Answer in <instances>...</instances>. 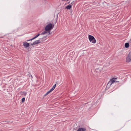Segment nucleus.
Masks as SVG:
<instances>
[{"instance_id": "obj_12", "label": "nucleus", "mask_w": 131, "mask_h": 131, "mask_svg": "<svg viewBox=\"0 0 131 131\" xmlns=\"http://www.w3.org/2000/svg\"><path fill=\"white\" fill-rule=\"evenodd\" d=\"M51 92L49 90L48 91L47 93H46L45 95V96H46L49 93Z\"/></svg>"}, {"instance_id": "obj_7", "label": "nucleus", "mask_w": 131, "mask_h": 131, "mask_svg": "<svg viewBox=\"0 0 131 131\" xmlns=\"http://www.w3.org/2000/svg\"><path fill=\"white\" fill-rule=\"evenodd\" d=\"M126 61L127 62H129L131 61V58L129 56L126 57Z\"/></svg>"}, {"instance_id": "obj_1", "label": "nucleus", "mask_w": 131, "mask_h": 131, "mask_svg": "<svg viewBox=\"0 0 131 131\" xmlns=\"http://www.w3.org/2000/svg\"><path fill=\"white\" fill-rule=\"evenodd\" d=\"M88 38L89 41L93 43H95L96 42V41L93 36L90 35H89Z\"/></svg>"}, {"instance_id": "obj_2", "label": "nucleus", "mask_w": 131, "mask_h": 131, "mask_svg": "<svg viewBox=\"0 0 131 131\" xmlns=\"http://www.w3.org/2000/svg\"><path fill=\"white\" fill-rule=\"evenodd\" d=\"M53 27L51 23L48 24L45 27V30L46 31H48L52 29Z\"/></svg>"}, {"instance_id": "obj_14", "label": "nucleus", "mask_w": 131, "mask_h": 131, "mask_svg": "<svg viewBox=\"0 0 131 131\" xmlns=\"http://www.w3.org/2000/svg\"><path fill=\"white\" fill-rule=\"evenodd\" d=\"M25 99L24 97L21 100V102H24L25 101Z\"/></svg>"}, {"instance_id": "obj_4", "label": "nucleus", "mask_w": 131, "mask_h": 131, "mask_svg": "<svg viewBox=\"0 0 131 131\" xmlns=\"http://www.w3.org/2000/svg\"><path fill=\"white\" fill-rule=\"evenodd\" d=\"M41 41H40V40H38L34 41V42L32 43H31V45H35L40 43H41Z\"/></svg>"}, {"instance_id": "obj_10", "label": "nucleus", "mask_w": 131, "mask_h": 131, "mask_svg": "<svg viewBox=\"0 0 131 131\" xmlns=\"http://www.w3.org/2000/svg\"><path fill=\"white\" fill-rule=\"evenodd\" d=\"M129 46V43H126L125 44V46L126 48H128Z\"/></svg>"}, {"instance_id": "obj_6", "label": "nucleus", "mask_w": 131, "mask_h": 131, "mask_svg": "<svg viewBox=\"0 0 131 131\" xmlns=\"http://www.w3.org/2000/svg\"><path fill=\"white\" fill-rule=\"evenodd\" d=\"M86 129L84 128H80L78 129L76 131H86Z\"/></svg>"}, {"instance_id": "obj_3", "label": "nucleus", "mask_w": 131, "mask_h": 131, "mask_svg": "<svg viewBox=\"0 0 131 131\" xmlns=\"http://www.w3.org/2000/svg\"><path fill=\"white\" fill-rule=\"evenodd\" d=\"M116 79H117L116 78H113L112 79L108 82L107 84V85L110 86L113 83H114L115 81V80Z\"/></svg>"}, {"instance_id": "obj_13", "label": "nucleus", "mask_w": 131, "mask_h": 131, "mask_svg": "<svg viewBox=\"0 0 131 131\" xmlns=\"http://www.w3.org/2000/svg\"><path fill=\"white\" fill-rule=\"evenodd\" d=\"M47 32L46 31H44L43 32H42L41 34V35H44Z\"/></svg>"}, {"instance_id": "obj_11", "label": "nucleus", "mask_w": 131, "mask_h": 131, "mask_svg": "<svg viewBox=\"0 0 131 131\" xmlns=\"http://www.w3.org/2000/svg\"><path fill=\"white\" fill-rule=\"evenodd\" d=\"M40 35V34H38L37 35L35 36L34 38H32V39L33 40H34V39H35L37 37Z\"/></svg>"}, {"instance_id": "obj_15", "label": "nucleus", "mask_w": 131, "mask_h": 131, "mask_svg": "<svg viewBox=\"0 0 131 131\" xmlns=\"http://www.w3.org/2000/svg\"><path fill=\"white\" fill-rule=\"evenodd\" d=\"M33 39H32V38L31 39H29V40H27V41H30V40H32Z\"/></svg>"}, {"instance_id": "obj_16", "label": "nucleus", "mask_w": 131, "mask_h": 131, "mask_svg": "<svg viewBox=\"0 0 131 131\" xmlns=\"http://www.w3.org/2000/svg\"><path fill=\"white\" fill-rule=\"evenodd\" d=\"M74 2V1H73V2H72L71 3V4H73V3Z\"/></svg>"}, {"instance_id": "obj_18", "label": "nucleus", "mask_w": 131, "mask_h": 131, "mask_svg": "<svg viewBox=\"0 0 131 131\" xmlns=\"http://www.w3.org/2000/svg\"><path fill=\"white\" fill-rule=\"evenodd\" d=\"M116 82H117V81H116Z\"/></svg>"}, {"instance_id": "obj_5", "label": "nucleus", "mask_w": 131, "mask_h": 131, "mask_svg": "<svg viewBox=\"0 0 131 131\" xmlns=\"http://www.w3.org/2000/svg\"><path fill=\"white\" fill-rule=\"evenodd\" d=\"M23 45L26 48H27L29 46V43L26 42H25L23 43Z\"/></svg>"}, {"instance_id": "obj_9", "label": "nucleus", "mask_w": 131, "mask_h": 131, "mask_svg": "<svg viewBox=\"0 0 131 131\" xmlns=\"http://www.w3.org/2000/svg\"><path fill=\"white\" fill-rule=\"evenodd\" d=\"M56 84H55L52 87V89L49 90L51 92L54 89H55V88L56 86Z\"/></svg>"}, {"instance_id": "obj_17", "label": "nucleus", "mask_w": 131, "mask_h": 131, "mask_svg": "<svg viewBox=\"0 0 131 131\" xmlns=\"http://www.w3.org/2000/svg\"><path fill=\"white\" fill-rule=\"evenodd\" d=\"M50 32H49V34H50Z\"/></svg>"}, {"instance_id": "obj_8", "label": "nucleus", "mask_w": 131, "mask_h": 131, "mask_svg": "<svg viewBox=\"0 0 131 131\" xmlns=\"http://www.w3.org/2000/svg\"><path fill=\"white\" fill-rule=\"evenodd\" d=\"M72 6L71 5H69L66 7V9H70L71 8Z\"/></svg>"}]
</instances>
